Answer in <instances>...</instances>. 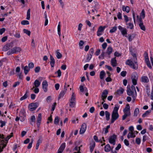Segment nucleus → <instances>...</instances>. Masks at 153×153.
<instances>
[{"instance_id": "nucleus-1", "label": "nucleus", "mask_w": 153, "mask_h": 153, "mask_svg": "<svg viewBox=\"0 0 153 153\" xmlns=\"http://www.w3.org/2000/svg\"><path fill=\"white\" fill-rule=\"evenodd\" d=\"M133 58L127 60L125 62L126 65H129L131 68L135 70H137L138 68V65L137 62V59L135 54H132Z\"/></svg>"}, {"instance_id": "nucleus-2", "label": "nucleus", "mask_w": 153, "mask_h": 153, "mask_svg": "<svg viewBox=\"0 0 153 153\" xmlns=\"http://www.w3.org/2000/svg\"><path fill=\"white\" fill-rule=\"evenodd\" d=\"M13 136V133H11L10 134L4 139V135L0 134V152L3 151V149L6 146L8 140Z\"/></svg>"}, {"instance_id": "nucleus-3", "label": "nucleus", "mask_w": 153, "mask_h": 153, "mask_svg": "<svg viewBox=\"0 0 153 153\" xmlns=\"http://www.w3.org/2000/svg\"><path fill=\"white\" fill-rule=\"evenodd\" d=\"M119 108V105H115L111 114V122L112 123H113L114 121L117 119L119 117V115L118 112Z\"/></svg>"}, {"instance_id": "nucleus-4", "label": "nucleus", "mask_w": 153, "mask_h": 153, "mask_svg": "<svg viewBox=\"0 0 153 153\" xmlns=\"http://www.w3.org/2000/svg\"><path fill=\"white\" fill-rule=\"evenodd\" d=\"M127 93L128 95L132 96L134 99H135L137 96V93L135 87L132 85L131 89H129L127 90Z\"/></svg>"}, {"instance_id": "nucleus-5", "label": "nucleus", "mask_w": 153, "mask_h": 153, "mask_svg": "<svg viewBox=\"0 0 153 153\" xmlns=\"http://www.w3.org/2000/svg\"><path fill=\"white\" fill-rule=\"evenodd\" d=\"M76 95L74 92H73L69 101V106L72 107H74L76 105Z\"/></svg>"}, {"instance_id": "nucleus-6", "label": "nucleus", "mask_w": 153, "mask_h": 153, "mask_svg": "<svg viewBox=\"0 0 153 153\" xmlns=\"http://www.w3.org/2000/svg\"><path fill=\"white\" fill-rule=\"evenodd\" d=\"M21 51V48L19 47H14L7 52V54L9 55L14 53H17Z\"/></svg>"}, {"instance_id": "nucleus-7", "label": "nucleus", "mask_w": 153, "mask_h": 153, "mask_svg": "<svg viewBox=\"0 0 153 153\" xmlns=\"http://www.w3.org/2000/svg\"><path fill=\"white\" fill-rule=\"evenodd\" d=\"M123 111L124 114L129 116L130 115V107L128 104H127L126 105L125 108L123 110Z\"/></svg>"}, {"instance_id": "nucleus-8", "label": "nucleus", "mask_w": 153, "mask_h": 153, "mask_svg": "<svg viewBox=\"0 0 153 153\" xmlns=\"http://www.w3.org/2000/svg\"><path fill=\"white\" fill-rule=\"evenodd\" d=\"M116 138V136L115 135H113L112 136H110L108 140L109 143L113 145H114L115 144Z\"/></svg>"}, {"instance_id": "nucleus-9", "label": "nucleus", "mask_w": 153, "mask_h": 153, "mask_svg": "<svg viewBox=\"0 0 153 153\" xmlns=\"http://www.w3.org/2000/svg\"><path fill=\"white\" fill-rule=\"evenodd\" d=\"M118 29L120 30L123 36H125L127 37L126 35L127 34V30L125 28L121 26H119L118 27Z\"/></svg>"}, {"instance_id": "nucleus-10", "label": "nucleus", "mask_w": 153, "mask_h": 153, "mask_svg": "<svg viewBox=\"0 0 153 153\" xmlns=\"http://www.w3.org/2000/svg\"><path fill=\"white\" fill-rule=\"evenodd\" d=\"M37 107V104L36 103H34L30 104L29 108L30 111H33L35 110Z\"/></svg>"}, {"instance_id": "nucleus-11", "label": "nucleus", "mask_w": 153, "mask_h": 153, "mask_svg": "<svg viewBox=\"0 0 153 153\" xmlns=\"http://www.w3.org/2000/svg\"><path fill=\"white\" fill-rule=\"evenodd\" d=\"M105 27V26H100L97 31V35L98 36H100L102 34V33Z\"/></svg>"}, {"instance_id": "nucleus-12", "label": "nucleus", "mask_w": 153, "mask_h": 153, "mask_svg": "<svg viewBox=\"0 0 153 153\" xmlns=\"http://www.w3.org/2000/svg\"><path fill=\"white\" fill-rule=\"evenodd\" d=\"M48 83L46 80L44 81L42 83V88L45 92L48 91Z\"/></svg>"}, {"instance_id": "nucleus-13", "label": "nucleus", "mask_w": 153, "mask_h": 153, "mask_svg": "<svg viewBox=\"0 0 153 153\" xmlns=\"http://www.w3.org/2000/svg\"><path fill=\"white\" fill-rule=\"evenodd\" d=\"M87 128V125L85 123H83L82 125L80 130L79 133L80 134H83L85 132Z\"/></svg>"}, {"instance_id": "nucleus-14", "label": "nucleus", "mask_w": 153, "mask_h": 153, "mask_svg": "<svg viewBox=\"0 0 153 153\" xmlns=\"http://www.w3.org/2000/svg\"><path fill=\"white\" fill-rule=\"evenodd\" d=\"M67 90V88L65 87V86L64 90L63 91H61L59 94V96L58 98V100H59L61 98H62L64 96L66 93Z\"/></svg>"}, {"instance_id": "nucleus-15", "label": "nucleus", "mask_w": 153, "mask_h": 153, "mask_svg": "<svg viewBox=\"0 0 153 153\" xmlns=\"http://www.w3.org/2000/svg\"><path fill=\"white\" fill-rule=\"evenodd\" d=\"M108 93V92L106 90H104L103 91L101 95V98L102 100H105L106 99Z\"/></svg>"}, {"instance_id": "nucleus-16", "label": "nucleus", "mask_w": 153, "mask_h": 153, "mask_svg": "<svg viewBox=\"0 0 153 153\" xmlns=\"http://www.w3.org/2000/svg\"><path fill=\"white\" fill-rule=\"evenodd\" d=\"M41 83V82H40L39 80L36 79V80L34 82V86L33 87V88H31V90H33L35 87H38L40 85Z\"/></svg>"}, {"instance_id": "nucleus-17", "label": "nucleus", "mask_w": 153, "mask_h": 153, "mask_svg": "<svg viewBox=\"0 0 153 153\" xmlns=\"http://www.w3.org/2000/svg\"><path fill=\"white\" fill-rule=\"evenodd\" d=\"M50 65L51 67L53 68L54 66V65L55 62V60L54 58L51 55H50Z\"/></svg>"}, {"instance_id": "nucleus-18", "label": "nucleus", "mask_w": 153, "mask_h": 153, "mask_svg": "<svg viewBox=\"0 0 153 153\" xmlns=\"http://www.w3.org/2000/svg\"><path fill=\"white\" fill-rule=\"evenodd\" d=\"M95 146V143L94 141H92L90 144V151L92 152Z\"/></svg>"}, {"instance_id": "nucleus-19", "label": "nucleus", "mask_w": 153, "mask_h": 153, "mask_svg": "<svg viewBox=\"0 0 153 153\" xmlns=\"http://www.w3.org/2000/svg\"><path fill=\"white\" fill-rule=\"evenodd\" d=\"M141 81L144 83H148L149 81V79L147 76H143L141 77Z\"/></svg>"}, {"instance_id": "nucleus-20", "label": "nucleus", "mask_w": 153, "mask_h": 153, "mask_svg": "<svg viewBox=\"0 0 153 153\" xmlns=\"http://www.w3.org/2000/svg\"><path fill=\"white\" fill-rule=\"evenodd\" d=\"M42 119V114L39 113L38 114L37 122V125L38 127H39L40 125Z\"/></svg>"}, {"instance_id": "nucleus-21", "label": "nucleus", "mask_w": 153, "mask_h": 153, "mask_svg": "<svg viewBox=\"0 0 153 153\" xmlns=\"http://www.w3.org/2000/svg\"><path fill=\"white\" fill-rule=\"evenodd\" d=\"M111 63L113 67H114L117 66V62L115 57L111 59Z\"/></svg>"}, {"instance_id": "nucleus-22", "label": "nucleus", "mask_w": 153, "mask_h": 153, "mask_svg": "<svg viewBox=\"0 0 153 153\" xmlns=\"http://www.w3.org/2000/svg\"><path fill=\"white\" fill-rule=\"evenodd\" d=\"M35 116L34 115L31 116L30 120V124L32 125H33L35 123Z\"/></svg>"}, {"instance_id": "nucleus-23", "label": "nucleus", "mask_w": 153, "mask_h": 153, "mask_svg": "<svg viewBox=\"0 0 153 153\" xmlns=\"http://www.w3.org/2000/svg\"><path fill=\"white\" fill-rule=\"evenodd\" d=\"M75 145H76V143H75ZM73 151L74 152V153H80V147H78L77 146H75Z\"/></svg>"}, {"instance_id": "nucleus-24", "label": "nucleus", "mask_w": 153, "mask_h": 153, "mask_svg": "<svg viewBox=\"0 0 153 153\" xmlns=\"http://www.w3.org/2000/svg\"><path fill=\"white\" fill-rule=\"evenodd\" d=\"M112 48L110 46L108 47L107 49L106 53L108 55H109L112 52Z\"/></svg>"}, {"instance_id": "nucleus-25", "label": "nucleus", "mask_w": 153, "mask_h": 153, "mask_svg": "<svg viewBox=\"0 0 153 153\" xmlns=\"http://www.w3.org/2000/svg\"><path fill=\"white\" fill-rule=\"evenodd\" d=\"M23 68L25 74V75H26L27 74L28 72L30 71V69L27 66H25L24 67L22 66V68Z\"/></svg>"}, {"instance_id": "nucleus-26", "label": "nucleus", "mask_w": 153, "mask_h": 153, "mask_svg": "<svg viewBox=\"0 0 153 153\" xmlns=\"http://www.w3.org/2000/svg\"><path fill=\"white\" fill-rule=\"evenodd\" d=\"M111 149V147L110 145L108 144L106 145L105 147L104 150L105 152H109Z\"/></svg>"}, {"instance_id": "nucleus-27", "label": "nucleus", "mask_w": 153, "mask_h": 153, "mask_svg": "<svg viewBox=\"0 0 153 153\" xmlns=\"http://www.w3.org/2000/svg\"><path fill=\"white\" fill-rule=\"evenodd\" d=\"M56 57L58 59H59L61 58L62 57V54L60 53L59 52V50H58L56 51Z\"/></svg>"}, {"instance_id": "nucleus-28", "label": "nucleus", "mask_w": 153, "mask_h": 153, "mask_svg": "<svg viewBox=\"0 0 153 153\" xmlns=\"http://www.w3.org/2000/svg\"><path fill=\"white\" fill-rule=\"evenodd\" d=\"M138 75L135 72L133 73L131 75V79H138Z\"/></svg>"}, {"instance_id": "nucleus-29", "label": "nucleus", "mask_w": 153, "mask_h": 153, "mask_svg": "<svg viewBox=\"0 0 153 153\" xmlns=\"http://www.w3.org/2000/svg\"><path fill=\"white\" fill-rule=\"evenodd\" d=\"M122 10L124 11H126L127 13H128L130 11V8L129 7L123 6Z\"/></svg>"}, {"instance_id": "nucleus-30", "label": "nucleus", "mask_w": 153, "mask_h": 153, "mask_svg": "<svg viewBox=\"0 0 153 153\" xmlns=\"http://www.w3.org/2000/svg\"><path fill=\"white\" fill-rule=\"evenodd\" d=\"M124 91V90L123 88L121 87L117 91V93L118 94H122Z\"/></svg>"}, {"instance_id": "nucleus-31", "label": "nucleus", "mask_w": 153, "mask_h": 153, "mask_svg": "<svg viewBox=\"0 0 153 153\" xmlns=\"http://www.w3.org/2000/svg\"><path fill=\"white\" fill-rule=\"evenodd\" d=\"M106 119L107 120H108L110 119V114L108 111H106L105 112Z\"/></svg>"}, {"instance_id": "nucleus-32", "label": "nucleus", "mask_w": 153, "mask_h": 153, "mask_svg": "<svg viewBox=\"0 0 153 153\" xmlns=\"http://www.w3.org/2000/svg\"><path fill=\"white\" fill-rule=\"evenodd\" d=\"M65 143H63L61 145L59 149L63 151L65 147Z\"/></svg>"}, {"instance_id": "nucleus-33", "label": "nucleus", "mask_w": 153, "mask_h": 153, "mask_svg": "<svg viewBox=\"0 0 153 153\" xmlns=\"http://www.w3.org/2000/svg\"><path fill=\"white\" fill-rule=\"evenodd\" d=\"M105 75V73L104 71H102L100 73V77L101 79H102L104 78Z\"/></svg>"}, {"instance_id": "nucleus-34", "label": "nucleus", "mask_w": 153, "mask_h": 153, "mask_svg": "<svg viewBox=\"0 0 153 153\" xmlns=\"http://www.w3.org/2000/svg\"><path fill=\"white\" fill-rule=\"evenodd\" d=\"M139 110L138 108H136L135 109L134 114V117H137V115L139 114Z\"/></svg>"}, {"instance_id": "nucleus-35", "label": "nucleus", "mask_w": 153, "mask_h": 153, "mask_svg": "<svg viewBox=\"0 0 153 153\" xmlns=\"http://www.w3.org/2000/svg\"><path fill=\"white\" fill-rule=\"evenodd\" d=\"M60 22H59V24L57 26V31H58V34L59 35V36H61V32H60Z\"/></svg>"}, {"instance_id": "nucleus-36", "label": "nucleus", "mask_w": 153, "mask_h": 153, "mask_svg": "<svg viewBox=\"0 0 153 153\" xmlns=\"http://www.w3.org/2000/svg\"><path fill=\"white\" fill-rule=\"evenodd\" d=\"M139 25L140 27V28L143 31L146 30V28L145 26L143 25V23H139Z\"/></svg>"}, {"instance_id": "nucleus-37", "label": "nucleus", "mask_w": 153, "mask_h": 153, "mask_svg": "<svg viewBox=\"0 0 153 153\" xmlns=\"http://www.w3.org/2000/svg\"><path fill=\"white\" fill-rule=\"evenodd\" d=\"M110 127V126L108 125L105 128H104L103 129V132H104V134H106L108 132V129Z\"/></svg>"}, {"instance_id": "nucleus-38", "label": "nucleus", "mask_w": 153, "mask_h": 153, "mask_svg": "<svg viewBox=\"0 0 153 153\" xmlns=\"http://www.w3.org/2000/svg\"><path fill=\"white\" fill-rule=\"evenodd\" d=\"M145 14L144 10L143 9L142 10L141 13L140 14V17H141L143 19H144L145 17Z\"/></svg>"}, {"instance_id": "nucleus-39", "label": "nucleus", "mask_w": 153, "mask_h": 153, "mask_svg": "<svg viewBox=\"0 0 153 153\" xmlns=\"http://www.w3.org/2000/svg\"><path fill=\"white\" fill-rule=\"evenodd\" d=\"M6 123V121H2L0 120V124H1L0 126V127L1 128H2L4 126H5Z\"/></svg>"}, {"instance_id": "nucleus-40", "label": "nucleus", "mask_w": 153, "mask_h": 153, "mask_svg": "<svg viewBox=\"0 0 153 153\" xmlns=\"http://www.w3.org/2000/svg\"><path fill=\"white\" fill-rule=\"evenodd\" d=\"M59 118L58 117L56 116L55 117L54 120V123L55 124L57 125L58 124L59 122Z\"/></svg>"}, {"instance_id": "nucleus-41", "label": "nucleus", "mask_w": 153, "mask_h": 153, "mask_svg": "<svg viewBox=\"0 0 153 153\" xmlns=\"http://www.w3.org/2000/svg\"><path fill=\"white\" fill-rule=\"evenodd\" d=\"M30 9H28L27 10V16L26 19L27 20H29L30 18Z\"/></svg>"}, {"instance_id": "nucleus-42", "label": "nucleus", "mask_w": 153, "mask_h": 153, "mask_svg": "<svg viewBox=\"0 0 153 153\" xmlns=\"http://www.w3.org/2000/svg\"><path fill=\"white\" fill-rule=\"evenodd\" d=\"M117 30V27L115 26L110 30V32L111 33H113L114 32Z\"/></svg>"}, {"instance_id": "nucleus-43", "label": "nucleus", "mask_w": 153, "mask_h": 153, "mask_svg": "<svg viewBox=\"0 0 153 153\" xmlns=\"http://www.w3.org/2000/svg\"><path fill=\"white\" fill-rule=\"evenodd\" d=\"M21 24L22 25H28L29 24V22L27 20H23L21 22Z\"/></svg>"}, {"instance_id": "nucleus-44", "label": "nucleus", "mask_w": 153, "mask_h": 153, "mask_svg": "<svg viewBox=\"0 0 153 153\" xmlns=\"http://www.w3.org/2000/svg\"><path fill=\"white\" fill-rule=\"evenodd\" d=\"M128 134L130 136L131 138H134L136 137L134 131L130 132L128 133Z\"/></svg>"}, {"instance_id": "nucleus-45", "label": "nucleus", "mask_w": 153, "mask_h": 153, "mask_svg": "<svg viewBox=\"0 0 153 153\" xmlns=\"http://www.w3.org/2000/svg\"><path fill=\"white\" fill-rule=\"evenodd\" d=\"M134 25L132 23H129L128 24L127 27L131 29L133 28Z\"/></svg>"}, {"instance_id": "nucleus-46", "label": "nucleus", "mask_w": 153, "mask_h": 153, "mask_svg": "<svg viewBox=\"0 0 153 153\" xmlns=\"http://www.w3.org/2000/svg\"><path fill=\"white\" fill-rule=\"evenodd\" d=\"M23 31L24 33H25L29 36H30V31L26 29H24L23 30Z\"/></svg>"}, {"instance_id": "nucleus-47", "label": "nucleus", "mask_w": 153, "mask_h": 153, "mask_svg": "<svg viewBox=\"0 0 153 153\" xmlns=\"http://www.w3.org/2000/svg\"><path fill=\"white\" fill-rule=\"evenodd\" d=\"M105 54V52H102L101 55L99 56V58L102 59H104Z\"/></svg>"}, {"instance_id": "nucleus-48", "label": "nucleus", "mask_w": 153, "mask_h": 153, "mask_svg": "<svg viewBox=\"0 0 153 153\" xmlns=\"http://www.w3.org/2000/svg\"><path fill=\"white\" fill-rule=\"evenodd\" d=\"M135 142L138 145H140L141 143V140L139 138H136L135 139Z\"/></svg>"}, {"instance_id": "nucleus-49", "label": "nucleus", "mask_w": 153, "mask_h": 153, "mask_svg": "<svg viewBox=\"0 0 153 153\" xmlns=\"http://www.w3.org/2000/svg\"><path fill=\"white\" fill-rule=\"evenodd\" d=\"M27 97V95L26 94H25L23 97H22L20 98V100L21 101L23 100L26 99Z\"/></svg>"}, {"instance_id": "nucleus-50", "label": "nucleus", "mask_w": 153, "mask_h": 153, "mask_svg": "<svg viewBox=\"0 0 153 153\" xmlns=\"http://www.w3.org/2000/svg\"><path fill=\"white\" fill-rule=\"evenodd\" d=\"M146 92L148 96L150 95V89L149 86H147L146 87Z\"/></svg>"}, {"instance_id": "nucleus-51", "label": "nucleus", "mask_w": 153, "mask_h": 153, "mask_svg": "<svg viewBox=\"0 0 153 153\" xmlns=\"http://www.w3.org/2000/svg\"><path fill=\"white\" fill-rule=\"evenodd\" d=\"M79 89L80 91L82 92H83L84 90H87V88H84L83 86L82 85L80 86L79 87Z\"/></svg>"}, {"instance_id": "nucleus-52", "label": "nucleus", "mask_w": 153, "mask_h": 153, "mask_svg": "<svg viewBox=\"0 0 153 153\" xmlns=\"http://www.w3.org/2000/svg\"><path fill=\"white\" fill-rule=\"evenodd\" d=\"M124 143L126 146H128L129 145L128 141L127 139H125L124 140Z\"/></svg>"}, {"instance_id": "nucleus-53", "label": "nucleus", "mask_w": 153, "mask_h": 153, "mask_svg": "<svg viewBox=\"0 0 153 153\" xmlns=\"http://www.w3.org/2000/svg\"><path fill=\"white\" fill-rule=\"evenodd\" d=\"M18 77L19 79H22L23 78V76L22 75V73H19L17 74Z\"/></svg>"}, {"instance_id": "nucleus-54", "label": "nucleus", "mask_w": 153, "mask_h": 153, "mask_svg": "<svg viewBox=\"0 0 153 153\" xmlns=\"http://www.w3.org/2000/svg\"><path fill=\"white\" fill-rule=\"evenodd\" d=\"M151 112V110H148V111H146V112L143 115H142V117H145L146 114H149V113H150Z\"/></svg>"}, {"instance_id": "nucleus-55", "label": "nucleus", "mask_w": 153, "mask_h": 153, "mask_svg": "<svg viewBox=\"0 0 153 153\" xmlns=\"http://www.w3.org/2000/svg\"><path fill=\"white\" fill-rule=\"evenodd\" d=\"M121 145L120 144H119L116 147L115 150L117 151L119 150L121 148Z\"/></svg>"}, {"instance_id": "nucleus-56", "label": "nucleus", "mask_w": 153, "mask_h": 153, "mask_svg": "<svg viewBox=\"0 0 153 153\" xmlns=\"http://www.w3.org/2000/svg\"><path fill=\"white\" fill-rule=\"evenodd\" d=\"M94 52V50L93 48H91L89 51V55L92 56Z\"/></svg>"}, {"instance_id": "nucleus-57", "label": "nucleus", "mask_w": 153, "mask_h": 153, "mask_svg": "<svg viewBox=\"0 0 153 153\" xmlns=\"http://www.w3.org/2000/svg\"><path fill=\"white\" fill-rule=\"evenodd\" d=\"M111 76H108L106 78L105 80L107 82H111L112 81V79L110 77Z\"/></svg>"}, {"instance_id": "nucleus-58", "label": "nucleus", "mask_w": 153, "mask_h": 153, "mask_svg": "<svg viewBox=\"0 0 153 153\" xmlns=\"http://www.w3.org/2000/svg\"><path fill=\"white\" fill-rule=\"evenodd\" d=\"M28 67L30 68H32L34 67V64L32 62L30 63L28 65Z\"/></svg>"}, {"instance_id": "nucleus-59", "label": "nucleus", "mask_w": 153, "mask_h": 153, "mask_svg": "<svg viewBox=\"0 0 153 153\" xmlns=\"http://www.w3.org/2000/svg\"><path fill=\"white\" fill-rule=\"evenodd\" d=\"M117 17L118 19H121L122 18V16L121 13L120 12H119L118 14H117Z\"/></svg>"}, {"instance_id": "nucleus-60", "label": "nucleus", "mask_w": 153, "mask_h": 153, "mask_svg": "<svg viewBox=\"0 0 153 153\" xmlns=\"http://www.w3.org/2000/svg\"><path fill=\"white\" fill-rule=\"evenodd\" d=\"M56 105V102H54L53 103V104L52 106V109H51L52 111H53L55 110Z\"/></svg>"}, {"instance_id": "nucleus-61", "label": "nucleus", "mask_w": 153, "mask_h": 153, "mask_svg": "<svg viewBox=\"0 0 153 153\" xmlns=\"http://www.w3.org/2000/svg\"><path fill=\"white\" fill-rule=\"evenodd\" d=\"M137 79H132V82L134 85H136L137 84Z\"/></svg>"}, {"instance_id": "nucleus-62", "label": "nucleus", "mask_w": 153, "mask_h": 153, "mask_svg": "<svg viewBox=\"0 0 153 153\" xmlns=\"http://www.w3.org/2000/svg\"><path fill=\"white\" fill-rule=\"evenodd\" d=\"M95 7L96 8H98L99 7V4L98 2L96 1L94 2Z\"/></svg>"}, {"instance_id": "nucleus-63", "label": "nucleus", "mask_w": 153, "mask_h": 153, "mask_svg": "<svg viewBox=\"0 0 153 153\" xmlns=\"http://www.w3.org/2000/svg\"><path fill=\"white\" fill-rule=\"evenodd\" d=\"M7 36H4L1 39V41L3 42H5L7 39Z\"/></svg>"}, {"instance_id": "nucleus-64", "label": "nucleus", "mask_w": 153, "mask_h": 153, "mask_svg": "<svg viewBox=\"0 0 153 153\" xmlns=\"http://www.w3.org/2000/svg\"><path fill=\"white\" fill-rule=\"evenodd\" d=\"M34 91L36 94L38 93L39 91V89L38 88V87H35V88L34 89Z\"/></svg>"}]
</instances>
